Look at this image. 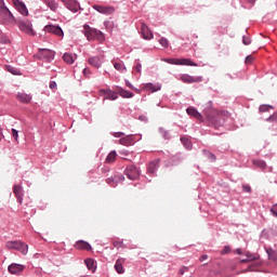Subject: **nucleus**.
I'll return each instance as SVG.
<instances>
[{
	"instance_id": "nucleus-48",
	"label": "nucleus",
	"mask_w": 277,
	"mask_h": 277,
	"mask_svg": "<svg viewBox=\"0 0 277 277\" xmlns=\"http://www.w3.org/2000/svg\"><path fill=\"white\" fill-rule=\"evenodd\" d=\"M272 108H273V107L269 106V105H261L260 108H259V110H260L261 113H265V111H268V110L272 109Z\"/></svg>"
},
{
	"instance_id": "nucleus-37",
	"label": "nucleus",
	"mask_w": 277,
	"mask_h": 277,
	"mask_svg": "<svg viewBox=\"0 0 277 277\" xmlns=\"http://www.w3.org/2000/svg\"><path fill=\"white\" fill-rule=\"evenodd\" d=\"M84 263H85L88 269H90V272H94V269H96V266L94 265V260H92V259H87V260L84 261Z\"/></svg>"
},
{
	"instance_id": "nucleus-23",
	"label": "nucleus",
	"mask_w": 277,
	"mask_h": 277,
	"mask_svg": "<svg viewBox=\"0 0 277 277\" xmlns=\"http://www.w3.org/2000/svg\"><path fill=\"white\" fill-rule=\"evenodd\" d=\"M16 98L19 103L28 104L31 103V94H27L25 92H18Z\"/></svg>"
},
{
	"instance_id": "nucleus-27",
	"label": "nucleus",
	"mask_w": 277,
	"mask_h": 277,
	"mask_svg": "<svg viewBox=\"0 0 277 277\" xmlns=\"http://www.w3.org/2000/svg\"><path fill=\"white\" fill-rule=\"evenodd\" d=\"M157 170H159V166L157 164V162H149L147 173H149L151 176H155V174H157Z\"/></svg>"
},
{
	"instance_id": "nucleus-52",
	"label": "nucleus",
	"mask_w": 277,
	"mask_h": 277,
	"mask_svg": "<svg viewBox=\"0 0 277 277\" xmlns=\"http://www.w3.org/2000/svg\"><path fill=\"white\" fill-rule=\"evenodd\" d=\"M49 88H50V90H57V82L50 81Z\"/></svg>"
},
{
	"instance_id": "nucleus-46",
	"label": "nucleus",
	"mask_w": 277,
	"mask_h": 277,
	"mask_svg": "<svg viewBox=\"0 0 277 277\" xmlns=\"http://www.w3.org/2000/svg\"><path fill=\"white\" fill-rule=\"evenodd\" d=\"M126 85H127V88H129L130 90H134V92H140V89L135 88V87L131 83V81H129V80H126Z\"/></svg>"
},
{
	"instance_id": "nucleus-11",
	"label": "nucleus",
	"mask_w": 277,
	"mask_h": 277,
	"mask_svg": "<svg viewBox=\"0 0 277 277\" xmlns=\"http://www.w3.org/2000/svg\"><path fill=\"white\" fill-rule=\"evenodd\" d=\"M18 28L21 29V31H24V34H28V36H35L34 26L29 21H21L18 23Z\"/></svg>"
},
{
	"instance_id": "nucleus-8",
	"label": "nucleus",
	"mask_w": 277,
	"mask_h": 277,
	"mask_svg": "<svg viewBox=\"0 0 277 277\" xmlns=\"http://www.w3.org/2000/svg\"><path fill=\"white\" fill-rule=\"evenodd\" d=\"M26 269V266L18 263H12L8 266L9 274H12L13 276H21Z\"/></svg>"
},
{
	"instance_id": "nucleus-43",
	"label": "nucleus",
	"mask_w": 277,
	"mask_h": 277,
	"mask_svg": "<svg viewBox=\"0 0 277 277\" xmlns=\"http://www.w3.org/2000/svg\"><path fill=\"white\" fill-rule=\"evenodd\" d=\"M267 254H268L269 260H273V261L277 260V252L274 251L273 249H268Z\"/></svg>"
},
{
	"instance_id": "nucleus-47",
	"label": "nucleus",
	"mask_w": 277,
	"mask_h": 277,
	"mask_svg": "<svg viewBox=\"0 0 277 277\" xmlns=\"http://www.w3.org/2000/svg\"><path fill=\"white\" fill-rule=\"evenodd\" d=\"M254 61V57L252 56V54H249L246 60H245V64L246 65H252V62Z\"/></svg>"
},
{
	"instance_id": "nucleus-50",
	"label": "nucleus",
	"mask_w": 277,
	"mask_h": 277,
	"mask_svg": "<svg viewBox=\"0 0 277 277\" xmlns=\"http://www.w3.org/2000/svg\"><path fill=\"white\" fill-rule=\"evenodd\" d=\"M221 254H230V246H225L223 250H221Z\"/></svg>"
},
{
	"instance_id": "nucleus-59",
	"label": "nucleus",
	"mask_w": 277,
	"mask_h": 277,
	"mask_svg": "<svg viewBox=\"0 0 277 277\" xmlns=\"http://www.w3.org/2000/svg\"><path fill=\"white\" fill-rule=\"evenodd\" d=\"M243 190H245L246 193H252V187H251L250 185H245V186H243Z\"/></svg>"
},
{
	"instance_id": "nucleus-19",
	"label": "nucleus",
	"mask_w": 277,
	"mask_h": 277,
	"mask_svg": "<svg viewBox=\"0 0 277 277\" xmlns=\"http://www.w3.org/2000/svg\"><path fill=\"white\" fill-rule=\"evenodd\" d=\"M141 34L144 40H153V38H155L150 28H148V26L144 23L141 26Z\"/></svg>"
},
{
	"instance_id": "nucleus-38",
	"label": "nucleus",
	"mask_w": 277,
	"mask_h": 277,
	"mask_svg": "<svg viewBox=\"0 0 277 277\" xmlns=\"http://www.w3.org/2000/svg\"><path fill=\"white\" fill-rule=\"evenodd\" d=\"M159 133L162 135L163 140H171L170 132L163 128H159Z\"/></svg>"
},
{
	"instance_id": "nucleus-57",
	"label": "nucleus",
	"mask_w": 277,
	"mask_h": 277,
	"mask_svg": "<svg viewBox=\"0 0 277 277\" xmlns=\"http://www.w3.org/2000/svg\"><path fill=\"white\" fill-rule=\"evenodd\" d=\"M256 266H258V264H255V263L249 264L248 265V271L249 272L255 271Z\"/></svg>"
},
{
	"instance_id": "nucleus-15",
	"label": "nucleus",
	"mask_w": 277,
	"mask_h": 277,
	"mask_svg": "<svg viewBox=\"0 0 277 277\" xmlns=\"http://www.w3.org/2000/svg\"><path fill=\"white\" fill-rule=\"evenodd\" d=\"M181 81H183V83H201L202 76H189L188 74H184L181 76Z\"/></svg>"
},
{
	"instance_id": "nucleus-56",
	"label": "nucleus",
	"mask_w": 277,
	"mask_h": 277,
	"mask_svg": "<svg viewBox=\"0 0 277 277\" xmlns=\"http://www.w3.org/2000/svg\"><path fill=\"white\" fill-rule=\"evenodd\" d=\"M271 212L273 213L274 216L277 217V203L273 206V208H271Z\"/></svg>"
},
{
	"instance_id": "nucleus-26",
	"label": "nucleus",
	"mask_w": 277,
	"mask_h": 277,
	"mask_svg": "<svg viewBox=\"0 0 277 277\" xmlns=\"http://www.w3.org/2000/svg\"><path fill=\"white\" fill-rule=\"evenodd\" d=\"M118 93H119V96H121V98H133V96H135L133 92L127 91L122 88H118Z\"/></svg>"
},
{
	"instance_id": "nucleus-31",
	"label": "nucleus",
	"mask_w": 277,
	"mask_h": 277,
	"mask_svg": "<svg viewBox=\"0 0 277 277\" xmlns=\"http://www.w3.org/2000/svg\"><path fill=\"white\" fill-rule=\"evenodd\" d=\"M245 256H246V259L243 260L245 264L248 263V262H252V261L259 260V255L258 254H252L250 252H245Z\"/></svg>"
},
{
	"instance_id": "nucleus-35",
	"label": "nucleus",
	"mask_w": 277,
	"mask_h": 277,
	"mask_svg": "<svg viewBox=\"0 0 277 277\" xmlns=\"http://www.w3.org/2000/svg\"><path fill=\"white\" fill-rule=\"evenodd\" d=\"M116 150H113L108 154V156L106 157V163H114L116 161Z\"/></svg>"
},
{
	"instance_id": "nucleus-28",
	"label": "nucleus",
	"mask_w": 277,
	"mask_h": 277,
	"mask_svg": "<svg viewBox=\"0 0 277 277\" xmlns=\"http://www.w3.org/2000/svg\"><path fill=\"white\" fill-rule=\"evenodd\" d=\"M122 263H124V259H118L115 264V269L117 274H124V267L122 266Z\"/></svg>"
},
{
	"instance_id": "nucleus-18",
	"label": "nucleus",
	"mask_w": 277,
	"mask_h": 277,
	"mask_svg": "<svg viewBox=\"0 0 277 277\" xmlns=\"http://www.w3.org/2000/svg\"><path fill=\"white\" fill-rule=\"evenodd\" d=\"M101 93L104 94V101H117L118 93L111 91V89H102Z\"/></svg>"
},
{
	"instance_id": "nucleus-7",
	"label": "nucleus",
	"mask_w": 277,
	"mask_h": 277,
	"mask_svg": "<svg viewBox=\"0 0 277 277\" xmlns=\"http://www.w3.org/2000/svg\"><path fill=\"white\" fill-rule=\"evenodd\" d=\"M43 31H45V34H53L58 38H63L64 36V30L58 25L49 24L44 26Z\"/></svg>"
},
{
	"instance_id": "nucleus-60",
	"label": "nucleus",
	"mask_w": 277,
	"mask_h": 277,
	"mask_svg": "<svg viewBox=\"0 0 277 277\" xmlns=\"http://www.w3.org/2000/svg\"><path fill=\"white\" fill-rule=\"evenodd\" d=\"M267 120H268V121H277V114H274V115L271 116Z\"/></svg>"
},
{
	"instance_id": "nucleus-62",
	"label": "nucleus",
	"mask_w": 277,
	"mask_h": 277,
	"mask_svg": "<svg viewBox=\"0 0 277 277\" xmlns=\"http://www.w3.org/2000/svg\"><path fill=\"white\" fill-rule=\"evenodd\" d=\"M234 254H242L241 248L234 250Z\"/></svg>"
},
{
	"instance_id": "nucleus-29",
	"label": "nucleus",
	"mask_w": 277,
	"mask_h": 277,
	"mask_svg": "<svg viewBox=\"0 0 277 277\" xmlns=\"http://www.w3.org/2000/svg\"><path fill=\"white\" fill-rule=\"evenodd\" d=\"M114 68L118 70V72L124 74L127 72V66H124V63L119 61L114 63Z\"/></svg>"
},
{
	"instance_id": "nucleus-61",
	"label": "nucleus",
	"mask_w": 277,
	"mask_h": 277,
	"mask_svg": "<svg viewBox=\"0 0 277 277\" xmlns=\"http://www.w3.org/2000/svg\"><path fill=\"white\" fill-rule=\"evenodd\" d=\"M255 0H247V4H249V8H252Z\"/></svg>"
},
{
	"instance_id": "nucleus-55",
	"label": "nucleus",
	"mask_w": 277,
	"mask_h": 277,
	"mask_svg": "<svg viewBox=\"0 0 277 277\" xmlns=\"http://www.w3.org/2000/svg\"><path fill=\"white\" fill-rule=\"evenodd\" d=\"M138 120L141 122H148V117H146V115H141V116H138Z\"/></svg>"
},
{
	"instance_id": "nucleus-25",
	"label": "nucleus",
	"mask_w": 277,
	"mask_h": 277,
	"mask_svg": "<svg viewBox=\"0 0 277 277\" xmlns=\"http://www.w3.org/2000/svg\"><path fill=\"white\" fill-rule=\"evenodd\" d=\"M186 113L188 116H193V118H196L197 120H202V115L195 107H188Z\"/></svg>"
},
{
	"instance_id": "nucleus-9",
	"label": "nucleus",
	"mask_w": 277,
	"mask_h": 277,
	"mask_svg": "<svg viewBox=\"0 0 277 277\" xmlns=\"http://www.w3.org/2000/svg\"><path fill=\"white\" fill-rule=\"evenodd\" d=\"M88 64L93 68H101L105 64V55H95L88 58Z\"/></svg>"
},
{
	"instance_id": "nucleus-4",
	"label": "nucleus",
	"mask_w": 277,
	"mask_h": 277,
	"mask_svg": "<svg viewBox=\"0 0 277 277\" xmlns=\"http://www.w3.org/2000/svg\"><path fill=\"white\" fill-rule=\"evenodd\" d=\"M34 57L35 60H40L41 62H47L48 64H51V62L55 60V51L50 49H39Z\"/></svg>"
},
{
	"instance_id": "nucleus-22",
	"label": "nucleus",
	"mask_w": 277,
	"mask_h": 277,
	"mask_svg": "<svg viewBox=\"0 0 277 277\" xmlns=\"http://www.w3.org/2000/svg\"><path fill=\"white\" fill-rule=\"evenodd\" d=\"M75 248H76V250H87V252L92 251V246L90 245V242H88L85 240H78L75 243Z\"/></svg>"
},
{
	"instance_id": "nucleus-33",
	"label": "nucleus",
	"mask_w": 277,
	"mask_h": 277,
	"mask_svg": "<svg viewBox=\"0 0 277 277\" xmlns=\"http://www.w3.org/2000/svg\"><path fill=\"white\" fill-rule=\"evenodd\" d=\"M48 8H50V10H52V12H55V10H57V8H60V4H57V2L55 0H48L47 2Z\"/></svg>"
},
{
	"instance_id": "nucleus-32",
	"label": "nucleus",
	"mask_w": 277,
	"mask_h": 277,
	"mask_svg": "<svg viewBox=\"0 0 277 277\" xmlns=\"http://www.w3.org/2000/svg\"><path fill=\"white\" fill-rule=\"evenodd\" d=\"M253 166L261 169V170H265L266 169V162L260 159H255L252 161Z\"/></svg>"
},
{
	"instance_id": "nucleus-14",
	"label": "nucleus",
	"mask_w": 277,
	"mask_h": 277,
	"mask_svg": "<svg viewBox=\"0 0 277 277\" xmlns=\"http://www.w3.org/2000/svg\"><path fill=\"white\" fill-rule=\"evenodd\" d=\"M93 10H95L100 14H105V16H111V14L116 12V9L114 6H103L98 4L93 5Z\"/></svg>"
},
{
	"instance_id": "nucleus-5",
	"label": "nucleus",
	"mask_w": 277,
	"mask_h": 277,
	"mask_svg": "<svg viewBox=\"0 0 277 277\" xmlns=\"http://www.w3.org/2000/svg\"><path fill=\"white\" fill-rule=\"evenodd\" d=\"M5 246L9 250H17L23 254H27V252H29V246L21 240L8 241Z\"/></svg>"
},
{
	"instance_id": "nucleus-2",
	"label": "nucleus",
	"mask_w": 277,
	"mask_h": 277,
	"mask_svg": "<svg viewBox=\"0 0 277 277\" xmlns=\"http://www.w3.org/2000/svg\"><path fill=\"white\" fill-rule=\"evenodd\" d=\"M161 62H166V64H171L172 66H207V64L195 63L190 58H161Z\"/></svg>"
},
{
	"instance_id": "nucleus-17",
	"label": "nucleus",
	"mask_w": 277,
	"mask_h": 277,
	"mask_svg": "<svg viewBox=\"0 0 277 277\" xmlns=\"http://www.w3.org/2000/svg\"><path fill=\"white\" fill-rule=\"evenodd\" d=\"M162 84L161 82H147L143 85V90H145V92H159V90H161Z\"/></svg>"
},
{
	"instance_id": "nucleus-64",
	"label": "nucleus",
	"mask_w": 277,
	"mask_h": 277,
	"mask_svg": "<svg viewBox=\"0 0 277 277\" xmlns=\"http://www.w3.org/2000/svg\"><path fill=\"white\" fill-rule=\"evenodd\" d=\"M3 140V129L0 128V142Z\"/></svg>"
},
{
	"instance_id": "nucleus-36",
	"label": "nucleus",
	"mask_w": 277,
	"mask_h": 277,
	"mask_svg": "<svg viewBox=\"0 0 277 277\" xmlns=\"http://www.w3.org/2000/svg\"><path fill=\"white\" fill-rule=\"evenodd\" d=\"M133 70H134V72L142 75V63L140 62L138 58L135 60V62H134Z\"/></svg>"
},
{
	"instance_id": "nucleus-63",
	"label": "nucleus",
	"mask_w": 277,
	"mask_h": 277,
	"mask_svg": "<svg viewBox=\"0 0 277 277\" xmlns=\"http://www.w3.org/2000/svg\"><path fill=\"white\" fill-rule=\"evenodd\" d=\"M207 259H209L208 255H201V256H200V261H207Z\"/></svg>"
},
{
	"instance_id": "nucleus-30",
	"label": "nucleus",
	"mask_w": 277,
	"mask_h": 277,
	"mask_svg": "<svg viewBox=\"0 0 277 277\" xmlns=\"http://www.w3.org/2000/svg\"><path fill=\"white\" fill-rule=\"evenodd\" d=\"M5 70H6L8 72H11V75H15V76H21V75H23V74L21 72V69L16 68V67H14V66H12V65H6V66H5Z\"/></svg>"
},
{
	"instance_id": "nucleus-20",
	"label": "nucleus",
	"mask_w": 277,
	"mask_h": 277,
	"mask_svg": "<svg viewBox=\"0 0 277 277\" xmlns=\"http://www.w3.org/2000/svg\"><path fill=\"white\" fill-rule=\"evenodd\" d=\"M13 194L15 198H17L18 203L23 205V196H25V190L22 188L21 185L13 186Z\"/></svg>"
},
{
	"instance_id": "nucleus-58",
	"label": "nucleus",
	"mask_w": 277,
	"mask_h": 277,
	"mask_svg": "<svg viewBox=\"0 0 277 277\" xmlns=\"http://www.w3.org/2000/svg\"><path fill=\"white\" fill-rule=\"evenodd\" d=\"M119 155H121V157H128L129 151L127 149H122L119 151Z\"/></svg>"
},
{
	"instance_id": "nucleus-51",
	"label": "nucleus",
	"mask_w": 277,
	"mask_h": 277,
	"mask_svg": "<svg viewBox=\"0 0 277 277\" xmlns=\"http://www.w3.org/2000/svg\"><path fill=\"white\" fill-rule=\"evenodd\" d=\"M252 43V39L250 38V36H248V37H243V44L245 45H249V44H251Z\"/></svg>"
},
{
	"instance_id": "nucleus-13",
	"label": "nucleus",
	"mask_w": 277,
	"mask_h": 277,
	"mask_svg": "<svg viewBox=\"0 0 277 277\" xmlns=\"http://www.w3.org/2000/svg\"><path fill=\"white\" fill-rule=\"evenodd\" d=\"M82 34L85 36V38H87V40H89V42H92V40H95L96 29L90 27V25H88V24H84Z\"/></svg>"
},
{
	"instance_id": "nucleus-54",
	"label": "nucleus",
	"mask_w": 277,
	"mask_h": 277,
	"mask_svg": "<svg viewBox=\"0 0 277 277\" xmlns=\"http://www.w3.org/2000/svg\"><path fill=\"white\" fill-rule=\"evenodd\" d=\"M113 246L114 248H117L118 250H120V248L122 247V241H114Z\"/></svg>"
},
{
	"instance_id": "nucleus-34",
	"label": "nucleus",
	"mask_w": 277,
	"mask_h": 277,
	"mask_svg": "<svg viewBox=\"0 0 277 277\" xmlns=\"http://www.w3.org/2000/svg\"><path fill=\"white\" fill-rule=\"evenodd\" d=\"M181 142H182L183 146H185V148L187 150H192V141H189V138H187L185 136H182L181 137Z\"/></svg>"
},
{
	"instance_id": "nucleus-21",
	"label": "nucleus",
	"mask_w": 277,
	"mask_h": 277,
	"mask_svg": "<svg viewBox=\"0 0 277 277\" xmlns=\"http://www.w3.org/2000/svg\"><path fill=\"white\" fill-rule=\"evenodd\" d=\"M134 142H135V134H129V135L124 134V136L119 140V144H121V146H131L133 145Z\"/></svg>"
},
{
	"instance_id": "nucleus-42",
	"label": "nucleus",
	"mask_w": 277,
	"mask_h": 277,
	"mask_svg": "<svg viewBox=\"0 0 277 277\" xmlns=\"http://www.w3.org/2000/svg\"><path fill=\"white\" fill-rule=\"evenodd\" d=\"M158 42L161 44V47H163V49H168V47H170V43L166 37L160 38Z\"/></svg>"
},
{
	"instance_id": "nucleus-39",
	"label": "nucleus",
	"mask_w": 277,
	"mask_h": 277,
	"mask_svg": "<svg viewBox=\"0 0 277 277\" xmlns=\"http://www.w3.org/2000/svg\"><path fill=\"white\" fill-rule=\"evenodd\" d=\"M205 157H207L208 159H210V161H215L216 157L215 154L211 153L210 150L203 149L202 150Z\"/></svg>"
},
{
	"instance_id": "nucleus-24",
	"label": "nucleus",
	"mask_w": 277,
	"mask_h": 277,
	"mask_svg": "<svg viewBox=\"0 0 277 277\" xmlns=\"http://www.w3.org/2000/svg\"><path fill=\"white\" fill-rule=\"evenodd\" d=\"M63 61L65 62V64L72 65V64H75V62H77V54L66 52L63 55Z\"/></svg>"
},
{
	"instance_id": "nucleus-10",
	"label": "nucleus",
	"mask_w": 277,
	"mask_h": 277,
	"mask_svg": "<svg viewBox=\"0 0 277 277\" xmlns=\"http://www.w3.org/2000/svg\"><path fill=\"white\" fill-rule=\"evenodd\" d=\"M61 1L62 3H64L67 10H69L74 14H77V12L81 10V5H79V2L77 0H61Z\"/></svg>"
},
{
	"instance_id": "nucleus-6",
	"label": "nucleus",
	"mask_w": 277,
	"mask_h": 277,
	"mask_svg": "<svg viewBox=\"0 0 277 277\" xmlns=\"http://www.w3.org/2000/svg\"><path fill=\"white\" fill-rule=\"evenodd\" d=\"M124 174L130 181H137L140 179V170L133 164L127 167Z\"/></svg>"
},
{
	"instance_id": "nucleus-12",
	"label": "nucleus",
	"mask_w": 277,
	"mask_h": 277,
	"mask_svg": "<svg viewBox=\"0 0 277 277\" xmlns=\"http://www.w3.org/2000/svg\"><path fill=\"white\" fill-rule=\"evenodd\" d=\"M124 182V175L121 173H116L115 175L108 177L106 183L110 185V187H118V183Z\"/></svg>"
},
{
	"instance_id": "nucleus-41",
	"label": "nucleus",
	"mask_w": 277,
	"mask_h": 277,
	"mask_svg": "<svg viewBox=\"0 0 277 277\" xmlns=\"http://www.w3.org/2000/svg\"><path fill=\"white\" fill-rule=\"evenodd\" d=\"M0 44H10V39L0 30Z\"/></svg>"
},
{
	"instance_id": "nucleus-45",
	"label": "nucleus",
	"mask_w": 277,
	"mask_h": 277,
	"mask_svg": "<svg viewBox=\"0 0 277 277\" xmlns=\"http://www.w3.org/2000/svg\"><path fill=\"white\" fill-rule=\"evenodd\" d=\"M84 77H87L88 79H90V77L92 76V69H90L89 67H85L83 70H82Z\"/></svg>"
},
{
	"instance_id": "nucleus-49",
	"label": "nucleus",
	"mask_w": 277,
	"mask_h": 277,
	"mask_svg": "<svg viewBox=\"0 0 277 277\" xmlns=\"http://www.w3.org/2000/svg\"><path fill=\"white\" fill-rule=\"evenodd\" d=\"M12 136L14 137L15 142H18V131L16 129H11Z\"/></svg>"
},
{
	"instance_id": "nucleus-53",
	"label": "nucleus",
	"mask_w": 277,
	"mask_h": 277,
	"mask_svg": "<svg viewBox=\"0 0 277 277\" xmlns=\"http://www.w3.org/2000/svg\"><path fill=\"white\" fill-rule=\"evenodd\" d=\"M111 135H114L115 137H123L124 136V132H113Z\"/></svg>"
},
{
	"instance_id": "nucleus-40",
	"label": "nucleus",
	"mask_w": 277,
	"mask_h": 277,
	"mask_svg": "<svg viewBox=\"0 0 277 277\" xmlns=\"http://www.w3.org/2000/svg\"><path fill=\"white\" fill-rule=\"evenodd\" d=\"M95 40H98V42H104L105 41V34H103V31L96 29Z\"/></svg>"
},
{
	"instance_id": "nucleus-16",
	"label": "nucleus",
	"mask_w": 277,
	"mask_h": 277,
	"mask_svg": "<svg viewBox=\"0 0 277 277\" xmlns=\"http://www.w3.org/2000/svg\"><path fill=\"white\" fill-rule=\"evenodd\" d=\"M14 8L22 13L23 16H29V10H27V5L24 4L21 0H13Z\"/></svg>"
},
{
	"instance_id": "nucleus-3",
	"label": "nucleus",
	"mask_w": 277,
	"mask_h": 277,
	"mask_svg": "<svg viewBox=\"0 0 277 277\" xmlns=\"http://www.w3.org/2000/svg\"><path fill=\"white\" fill-rule=\"evenodd\" d=\"M0 23L1 25H14L16 23V18L5 4L0 5Z\"/></svg>"
},
{
	"instance_id": "nucleus-44",
	"label": "nucleus",
	"mask_w": 277,
	"mask_h": 277,
	"mask_svg": "<svg viewBox=\"0 0 277 277\" xmlns=\"http://www.w3.org/2000/svg\"><path fill=\"white\" fill-rule=\"evenodd\" d=\"M171 164L172 166H179V163H181V158L179 156H173L171 159Z\"/></svg>"
},
{
	"instance_id": "nucleus-1",
	"label": "nucleus",
	"mask_w": 277,
	"mask_h": 277,
	"mask_svg": "<svg viewBox=\"0 0 277 277\" xmlns=\"http://www.w3.org/2000/svg\"><path fill=\"white\" fill-rule=\"evenodd\" d=\"M213 105V102H208L207 103V108H205V113L207 114V122L209 127H213L214 129H220V127H224V123L226 120H228V116L225 113H216V114H211V107Z\"/></svg>"
}]
</instances>
